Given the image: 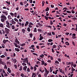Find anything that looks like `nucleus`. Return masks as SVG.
I'll list each match as a JSON object with an SVG mask.
<instances>
[{
	"label": "nucleus",
	"instance_id": "39448f33",
	"mask_svg": "<svg viewBox=\"0 0 77 77\" xmlns=\"http://www.w3.org/2000/svg\"><path fill=\"white\" fill-rule=\"evenodd\" d=\"M7 71L8 72H9V73H11V72H11V70L10 69V68H8Z\"/></svg>",
	"mask_w": 77,
	"mask_h": 77
},
{
	"label": "nucleus",
	"instance_id": "79ce46f5",
	"mask_svg": "<svg viewBox=\"0 0 77 77\" xmlns=\"http://www.w3.org/2000/svg\"><path fill=\"white\" fill-rule=\"evenodd\" d=\"M29 36L30 38H32V36H33V34L32 33H30L29 34Z\"/></svg>",
	"mask_w": 77,
	"mask_h": 77
},
{
	"label": "nucleus",
	"instance_id": "f03ea898",
	"mask_svg": "<svg viewBox=\"0 0 77 77\" xmlns=\"http://www.w3.org/2000/svg\"><path fill=\"white\" fill-rule=\"evenodd\" d=\"M5 32L7 34H9V32H10V30L6 28H5Z\"/></svg>",
	"mask_w": 77,
	"mask_h": 77
},
{
	"label": "nucleus",
	"instance_id": "0eeeda50",
	"mask_svg": "<svg viewBox=\"0 0 77 77\" xmlns=\"http://www.w3.org/2000/svg\"><path fill=\"white\" fill-rule=\"evenodd\" d=\"M37 24L39 26V27H42V24H41V23H37Z\"/></svg>",
	"mask_w": 77,
	"mask_h": 77
},
{
	"label": "nucleus",
	"instance_id": "603ef678",
	"mask_svg": "<svg viewBox=\"0 0 77 77\" xmlns=\"http://www.w3.org/2000/svg\"><path fill=\"white\" fill-rule=\"evenodd\" d=\"M34 55H35V56H38V54L35 53H32Z\"/></svg>",
	"mask_w": 77,
	"mask_h": 77
},
{
	"label": "nucleus",
	"instance_id": "ea45409f",
	"mask_svg": "<svg viewBox=\"0 0 77 77\" xmlns=\"http://www.w3.org/2000/svg\"><path fill=\"white\" fill-rule=\"evenodd\" d=\"M37 30L38 32H40L42 31V30L41 29H38Z\"/></svg>",
	"mask_w": 77,
	"mask_h": 77
},
{
	"label": "nucleus",
	"instance_id": "2eb2a0df",
	"mask_svg": "<svg viewBox=\"0 0 77 77\" xmlns=\"http://www.w3.org/2000/svg\"><path fill=\"white\" fill-rule=\"evenodd\" d=\"M0 57L1 58H5V57H5L4 55H2V56H1Z\"/></svg>",
	"mask_w": 77,
	"mask_h": 77
},
{
	"label": "nucleus",
	"instance_id": "4468645a",
	"mask_svg": "<svg viewBox=\"0 0 77 77\" xmlns=\"http://www.w3.org/2000/svg\"><path fill=\"white\" fill-rule=\"evenodd\" d=\"M15 51H20V49L18 48H15Z\"/></svg>",
	"mask_w": 77,
	"mask_h": 77
},
{
	"label": "nucleus",
	"instance_id": "3c124183",
	"mask_svg": "<svg viewBox=\"0 0 77 77\" xmlns=\"http://www.w3.org/2000/svg\"><path fill=\"white\" fill-rule=\"evenodd\" d=\"M6 26L8 28H10V25H6Z\"/></svg>",
	"mask_w": 77,
	"mask_h": 77
},
{
	"label": "nucleus",
	"instance_id": "338daca9",
	"mask_svg": "<svg viewBox=\"0 0 77 77\" xmlns=\"http://www.w3.org/2000/svg\"><path fill=\"white\" fill-rule=\"evenodd\" d=\"M25 45L26 44H25L23 43L21 45V46H22V47H23V46H24V45Z\"/></svg>",
	"mask_w": 77,
	"mask_h": 77
},
{
	"label": "nucleus",
	"instance_id": "a878e982",
	"mask_svg": "<svg viewBox=\"0 0 77 77\" xmlns=\"http://www.w3.org/2000/svg\"><path fill=\"white\" fill-rule=\"evenodd\" d=\"M3 42L4 44H6V40L4 39L3 40Z\"/></svg>",
	"mask_w": 77,
	"mask_h": 77
},
{
	"label": "nucleus",
	"instance_id": "e433bc0d",
	"mask_svg": "<svg viewBox=\"0 0 77 77\" xmlns=\"http://www.w3.org/2000/svg\"><path fill=\"white\" fill-rule=\"evenodd\" d=\"M50 23L51 25H52V24H53V22L52 21L50 20Z\"/></svg>",
	"mask_w": 77,
	"mask_h": 77
},
{
	"label": "nucleus",
	"instance_id": "864d4df0",
	"mask_svg": "<svg viewBox=\"0 0 77 77\" xmlns=\"http://www.w3.org/2000/svg\"><path fill=\"white\" fill-rule=\"evenodd\" d=\"M29 25H33V24L32 23L30 22L29 23Z\"/></svg>",
	"mask_w": 77,
	"mask_h": 77
},
{
	"label": "nucleus",
	"instance_id": "4be33fe9",
	"mask_svg": "<svg viewBox=\"0 0 77 77\" xmlns=\"http://www.w3.org/2000/svg\"><path fill=\"white\" fill-rule=\"evenodd\" d=\"M34 32H37V30L36 29V28H35L34 30L33 31Z\"/></svg>",
	"mask_w": 77,
	"mask_h": 77
},
{
	"label": "nucleus",
	"instance_id": "bf43d9fd",
	"mask_svg": "<svg viewBox=\"0 0 77 77\" xmlns=\"http://www.w3.org/2000/svg\"><path fill=\"white\" fill-rule=\"evenodd\" d=\"M1 31H3V34H5V31H4V30H3V29H2Z\"/></svg>",
	"mask_w": 77,
	"mask_h": 77
},
{
	"label": "nucleus",
	"instance_id": "4d7b16f0",
	"mask_svg": "<svg viewBox=\"0 0 77 77\" xmlns=\"http://www.w3.org/2000/svg\"><path fill=\"white\" fill-rule=\"evenodd\" d=\"M36 67L35 66H34V71H35L36 70Z\"/></svg>",
	"mask_w": 77,
	"mask_h": 77
},
{
	"label": "nucleus",
	"instance_id": "de8ad7c7",
	"mask_svg": "<svg viewBox=\"0 0 77 77\" xmlns=\"http://www.w3.org/2000/svg\"><path fill=\"white\" fill-rule=\"evenodd\" d=\"M4 75L5 77H6V76H8V75L7 74H6V73H5L4 74Z\"/></svg>",
	"mask_w": 77,
	"mask_h": 77
},
{
	"label": "nucleus",
	"instance_id": "6ab92c4d",
	"mask_svg": "<svg viewBox=\"0 0 77 77\" xmlns=\"http://www.w3.org/2000/svg\"><path fill=\"white\" fill-rule=\"evenodd\" d=\"M22 65L23 66H26V65H27V64L26 63H22Z\"/></svg>",
	"mask_w": 77,
	"mask_h": 77
},
{
	"label": "nucleus",
	"instance_id": "a19ab883",
	"mask_svg": "<svg viewBox=\"0 0 77 77\" xmlns=\"http://www.w3.org/2000/svg\"><path fill=\"white\" fill-rule=\"evenodd\" d=\"M12 29H15V26H14V25H13L12 26Z\"/></svg>",
	"mask_w": 77,
	"mask_h": 77
},
{
	"label": "nucleus",
	"instance_id": "c9c22d12",
	"mask_svg": "<svg viewBox=\"0 0 77 77\" xmlns=\"http://www.w3.org/2000/svg\"><path fill=\"white\" fill-rule=\"evenodd\" d=\"M55 63H57V64H59V62H58V61L57 60H56L55 61Z\"/></svg>",
	"mask_w": 77,
	"mask_h": 77
},
{
	"label": "nucleus",
	"instance_id": "20e7f679",
	"mask_svg": "<svg viewBox=\"0 0 77 77\" xmlns=\"http://www.w3.org/2000/svg\"><path fill=\"white\" fill-rule=\"evenodd\" d=\"M27 66H25L23 67V69L25 71H26V72H27V71L26 70V69H27Z\"/></svg>",
	"mask_w": 77,
	"mask_h": 77
},
{
	"label": "nucleus",
	"instance_id": "7ed1b4c3",
	"mask_svg": "<svg viewBox=\"0 0 77 77\" xmlns=\"http://www.w3.org/2000/svg\"><path fill=\"white\" fill-rule=\"evenodd\" d=\"M1 18L4 19L5 20H7V18H6V17L4 15H2L1 16Z\"/></svg>",
	"mask_w": 77,
	"mask_h": 77
},
{
	"label": "nucleus",
	"instance_id": "f257e3e1",
	"mask_svg": "<svg viewBox=\"0 0 77 77\" xmlns=\"http://www.w3.org/2000/svg\"><path fill=\"white\" fill-rule=\"evenodd\" d=\"M23 62H24L25 63H26L27 64H29V60H28V58H24V61H23Z\"/></svg>",
	"mask_w": 77,
	"mask_h": 77
},
{
	"label": "nucleus",
	"instance_id": "37998d69",
	"mask_svg": "<svg viewBox=\"0 0 77 77\" xmlns=\"http://www.w3.org/2000/svg\"><path fill=\"white\" fill-rule=\"evenodd\" d=\"M34 75H36V74H35V73L33 72L32 73V76H34Z\"/></svg>",
	"mask_w": 77,
	"mask_h": 77
},
{
	"label": "nucleus",
	"instance_id": "09e8293b",
	"mask_svg": "<svg viewBox=\"0 0 77 77\" xmlns=\"http://www.w3.org/2000/svg\"><path fill=\"white\" fill-rule=\"evenodd\" d=\"M66 12H67V13H69V14H71V11H66Z\"/></svg>",
	"mask_w": 77,
	"mask_h": 77
},
{
	"label": "nucleus",
	"instance_id": "49530a36",
	"mask_svg": "<svg viewBox=\"0 0 77 77\" xmlns=\"http://www.w3.org/2000/svg\"><path fill=\"white\" fill-rule=\"evenodd\" d=\"M14 44L16 47H18V45H17V44H16L15 43H14Z\"/></svg>",
	"mask_w": 77,
	"mask_h": 77
},
{
	"label": "nucleus",
	"instance_id": "58836bf2",
	"mask_svg": "<svg viewBox=\"0 0 77 77\" xmlns=\"http://www.w3.org/2000/svg\"><path fill=\"white\" fill-rule=\"evenodd\" d=\"M27 72H30V69L29 68H27Z\"/></svg>",
	"mask_w": 77,
	"mask_h": 77
},
{
	"label": "nucleus",
	"instance_id": "0e129e2a",
	"mask_svg": "<svg viewBox=\"0 0 77 77\" xmlns=\"http://www.w3.org/2000/svg\"><path fill=\"white\" fill-rule=\"evenodd\" d=\"M76 38V37L75 36H73L72 35V38H73V39H75Z\"/></svg>",
	"mask_w": 77,
	"mask_h": 77
},
{
	"label": "nucleus",
	"instance_id": "4c0bfd02",
	"mask_svg": "<svg viewBox=\"0 0 77 77\" xmlns=\"http://www.w3.org/2000/svg\"><path fill=\"white\" fill-rule=\"evenodd\" d=\"M58 71H59V70L57 69L55 71V74L56 75L57 74V72H58Z\"/></svg>",
	"mask_w": 77,
	"mask_h": 77
},
{
	"label": "nucleus",
	"instance_id": "2f4dec72",
	"mask_svg": "<svg viewBox=\"0 0 77 77\" xmlns=\"http://www.w3.org/2000/svg\"><path fill=\"white\" fill-rule=\"evenodd\" d=\"M65 44L67 45H69V43L68 42H66Z\"/></svg>",
	"mask_w": 77,
	"mask_h": 77
},
{
	"label": "nucleus",
	"instance_id": "9b49d317",
	"mask_svg": "<svg viewBox=\"0 0 77 77\" xmlns=\"http://www.w3.org/2000/svg\"><path fill=\"white\" fill-rule=\"evenodd\" d=\"M22 32L23 33H25V32L26 31V30H25V29H22Z\"/></svg>",
	"mask_w": 77,
	"mask_h": 77
},
{
	"label": "nucleus",
	"instance_id": "412c9836",
	"mask_svg": "<svg viewBox=\"0 0 77 77\" xmlns=\"http://www.w3.org/2000/svg\"><path fill=\"white\" fill-rule=\"evenodd\" d=\"M42 2V6H44V4H45V2H44V1H43Z\"/></svg>",
	"mask_w": 77,
	"mask_h": 77
},
{
	"label": "nucleus",
	"instance_id": "cd10ccee",
	"mask_svg": "<svg viewBox=\"0 0 77 77\" xmlns=\"http://www.w3.org/2000/svg\"><path fill=\"white\" fill-rule=\"evenodd\" d=\"M48 73H45L44 75L45 76V77H47V75H48Z\"/></svg>",
	"mask_w": 77,
	"mask_h": 77
},
{
	"label": "nucleus",
	"instance_id": "680f3d73",
	"mask_svg": "<svg viewBox=\"0 0 77 77\" xmlns=\"http://www.w3.org/2000/svg\"><path fill=\"white\" fill-rule=\"evenodd\" d=\"M20 5H21L22 6H23V2H20Z\"/></svg>",
	"mask_w": 77,
	"mask_h": 77
},
{
	"label": "nucleus",
	"instance_id": "ddd939ff",
	"mask_svg": "<svg viewBox=\"0 0 77 77\" xmlns=\"http://www.w3.org/2000/svg\"><path fill=\"white\" fill-rule=\"evenodd\" d=\"M66 63V65H71V62H70L69 63L67 62Z\"/></svg>",
	"mask_w": 77,
	"mask_h": 77
},
{
	"label": "nucleus",
	"instance_id": "9d476101",
	"mask_svg": "<svg viewBox=\"0 0 77 77\" xmlns=\"http://www.w3.org/2000/svg\"><path fill=\"white\" fill-rule=\"evenodd\" d=\"M3 14H6V15H8V11H7V12L3 11Z\"/></svg>",
	"mask_w": 77,
	"mask_h": 77
},
{
	"label": "nucleus",
	"instance_id": "6e6d98bb",
	"mask_svg": "<svg viewBox=\"0 0 77 77\" xmlns=\"http://www.w3.org/2000/svg\"><path fill=\"white\" fill-rule=\"evenodd\" d=\"M45 18L46 19V20H48V17L45 16Z\"/></svg>",
	"mask_w": 77,
	"mask_h": 77
},
{
	"label": "nucleus",
	"instance_id": "dca6fc26",
	"mask_svg": "<svg viewBox=\"0 0 77 77\" xmlns=\"http://www.w3.org/2000/svg\"><path fill=\"white\" fill-rule=\"evenodd\" d=\"M11 23H12V24H15L16 23V22H15L14 21H12Z\"/></svg>",
	"mask_w": 77,
	"mask_h": 77
},
{
	"label": "nucleus",
	"instance_id": "c85d7f7f",
	"mask_svg": "<svg viewBox=\"0 0 77 77\" xmlns=\"http://www.w3.org/2000/svg\"><path fill=\"white\" fill-rule=\"evenodd\" d=\"M22 66H20V69H19V70L20 71H21L22 70V69H23V68Z\"/></svg>",
	"mask_w": 77,
	"mask_h": 77
},
{
	"label": "nucleus",
	"instance_id": "052dcab7",
	"mask_svg": "<svg viewBox=\"0 0 77 77\" xmlns=\"http://www.w3.org/2000/svg\"><path fill=\"white\" fill-rule=\"evenodd\" d=\"M69 34V32H66L65 33V34L67 36H68V35Z\"/></svg>",
	"mask_w": 77,
	"mask_h": 77
},
{
	"label": "nucleus",
	"instance_id": "f3484780",
	"mask_svg": "<svg viewBox=\"0 0 77 77\" xmlns=\"http://www.w3.org/2000/svg\"><path fill=\"white\" fill-rule=\"evenodd\" d=\"M57 46L56 45H53L52 47V48H56Z\"/></svg>",
	"mask_w": 77,
	"mask_h": 77
},
{
	"label": "nucleus",
	"instance_id": "473e14b6",
	"mask_svg": "<svg viewBox=\"0 0 77 77\" xmlns=\"http://www.w3.org/2000/svg\"><path fill=\"white\" fill-rule=\"evenodd\" d=\"M52 41H53V40L51 39H49L48 40V42H52Z\"/></svg>",
	"mask_w": 77,
	"mask_h": 77
},
{
	"label": "nucleus",
	"instance_id": "f8f14e48",
	"mask_svg": "<svg viewBox=\"0 0 77 77\" xmlns=\"http://www.w3.org/2000/svg\"><path fill=\"white\" fill-rule=\"evenodd\" d=\"M42 64L41 65H44V64L45 63V62H44V60L43 61H42Z\"/></svg>",
	"mask_w": 77,
	"mask_h": 77
},
{
	"label": "nucleus",
	"instance_id": "774afa93",
	"mask_svg": "<svg viewBox=\"0 0 77 77\" xmlns=\"http://www.w3.org/2000/svg\"><path fill=\"white\" fill-rule=\"evenodd\" d=\"M52 33L53 35H55V32H52Z\"/></svg>",
	"mask_w": 77,
	"mask_h": 77
},
{
	"label": "nucleus",
	"instance_id": "72a5a7b5",
	"mask_svg": "<svg viewBox=\"0 0 77 77\" xmlns=\"http://www.w3.org/2000/svg\"><path fill=\"white\" fill-rule=\"evenodd\" d=\"M45 27H50V29H52V28L51 27V26H45Z\"/></svg>",
	"mask_w": 77,
	"mask_h": 77
},
{
	"label": "nucleus",
	"instance_id": "7c9ffc66",
	"mask_svg": "<svg viewBox=\"0 0 77 77\" xmlns=\"http://www.w3.org/2000/svg\"><path fill=\"white\" fill-rule=\"evenodd\" d=\"M48 35H49V36H51V32H49L47 34Z\"/></svg>",
	"mask_w": 77,
	"mask_h": 77
},
{
	"label": "nucleus",
	"instance_id": "aec40b11",
	"mask_svg": "<svg viewBox=\"0 0 77 77\" xmlns=\"http://www.w3.org/2000/svg\"><path fill=\"white\" fill-rule=\"evenodd\" d=\"M13 62L14 63H15L17 62V60L15 59H14L13 60Z\"/></svg>",
	"mask_w": 77,
	"mask_h": 77
},
{
	"label": "nucleus",
	"instance_id": "a18cd8bd",
	"mask_svg": "<svg viewBox=\"0 0 77 77\" xmlns=\"http://www.w3.org/2000/svg\"><path fill=\"white\" fill-rule=\"evenodd\" d=\"M4 69H8V67H7V66H6V65H5Z\"/></svg>",
	"mask_w": 77,
	"mask_h": 77
},
{
	"label": "nucleus",
	"instance_id": "5701e85b",
	"mask_svg": "<svg viewBox=\"0 0 77 77\" xmlns=\"http://www.w3.org/2000/svg\"><path fill=\"white\" fill-rule=\"evenodd\" d=\"M27 30L28 32H30V29L29 27H28L27 29Z\"/></svg>",
	"mask_w": 77,
	"mask_h": 77
},
{
	"label": "nucleus",
	"instance_id": "5fc2aeb1",
	"mask_svg": "<svg viewBox=\"0 0 77 77\" xmlns=\"http://www.w3.org/2000/svg\"><path fill=\"white\" fill-rule=\"evenodd\" d=\"M15 74L14 73H11V75L13 77H14V76H15Z\"/></svg>",
	"mask_w": 77,
	"mask_h": 77
},
{
	"label": "nucleus",
	"instance_id": "bb28decb",
	"mask_svg": "<svg viewBox=\"0 0 77 77\" xmlns=\"http://www.w3.org/2000/svg\"><path fill=\"white\" fill-rule=\"evenodd\" d=\"M43 39V37L42 36V37H40L39 39V40L40 41H41V40H42V39Z\"/></svg>",
	"mask_w": 77,
	"mask_h": 77
},
{
	"label": "nucleus",
	"instance_id": "13d9d810",
	"mask_svg": "<svg viewBox=\"0 0 77 77\" xmlns=\"http://www.w3.org/2000/svg\"><path fill=\"white\" fill-rule=\"evenodd\" d=\"M45 72L46 73H47V74H48V73H49V71L48 70H46V71H45Z\"/></svg>",
	"mask_w": 77,
	"mask_h": 77
},
{
	"label": "nucleus",
	"instance_id": "c756f323",
	"mask_svg": "<svg viewBox=\"0 0 77 77\" xmlns=\"http://www.w3.org/2000/svg\"><path fill=\"white\" fill-rule=\"evenodd\" d=\"M14 20L17 22H18V19L16 18H14Z\"/></svg>",
	"mask_w": 77,
	"mask_h": 77
},
{
	"label": "nucleus",
	"instance_id": "b1692460",
	"mask_svg": "<svg viewBox=\"0 0 77 77\" xmlns=\"http://www.w3.org/2000/svg\"><path fill=\"white\" fill-rule=\"evenodd\" d=\"M0 27H3V24L2 23H0Z\"/></svg>",
	"mask_w": 77,
	"mask_h": 77
},
{
	"label": "nucleus",
	"instance_id": "1a4fd4ad",
	"mask_svg": "<svg viewBox=\"0 0 77 77\" xmlns=\"http://www.w3.org/2000/svg\"><path fill=\"white\" fill-rule=\"evenodd\" d=\"M8 20H9L10 19H12V18L11 17V15H8Z\"/></svg>",
	"mask_w": 77,
	"mask_h": 77
},
{
	"label": "nucleus",
	"instance_id": "a211bd4d",
	"mask_svg": "<svg viewBox=\"0 0 77 77\" xmlns=\"http://www.w3.org/2000/svg\"><path fill=\"white\" fill-rule=\"evenodd\" d=\"M1 21L2 22H3V23H4L5 21V20L4 19L2 18L1 19Z\"/></svg>",
	"mask_w": 77,
	"mask_h": 77
},
{
	"label": "nucleus",
	"instance_id": "e2e57ef3",
	"mask_svg": "<svg viewBox=\"0 0 77 77\" xmlns=\"http://www.w3.org/2000/svg\"><path fill=\"white\" fill-rule=\"evenodd\" d=\"M28 27L30 28H32V26H31L30 25H28Z\"/></svg>",
	"mask_w": 77,
	"mask_h": 77
},
{
	"label": "nucleus",
	"instance_id": "c03bdc74",
	"mask_svg": "<svg viewBox=\"0 0 77 77\" xmlns=\"http://www.w3.org/2000/svg\"><path fill=\"white\" fill-rule=\"evenodd\" d=\"M20 76H21V77H24V74H23V73H22L20 75Z\"/></svg>",
	"mask_w": 77,
	"mask_h": 77
},
{
	"label": "nucleus",
	"instance_id": "423d86ee",
	"mask_svg": "<svg viewBox=\"0 0 77 77\" xmlns=\"http://www.w3.org/2000/svg\"><path fill=\"white\" fill-rule=\"evenodd\" d=\"M4 62L2 61V59L0 60V64H2V65H4Z\"/></svg>",
	"mask_w": 77,
	"mask_h": 77
},
{
	"label": "nucleus",
	"instance_id": "8fccbe9b",
	"mask_svg": "<svg viewBox=\"0 0 77 77\" xmlns=\"http://www.w3.org/2000/svg\"><path fill=\"white\" fill-rule=\"evenodd\" d=\"M10 14L11 15V16H12V17H13V16H14V14H13V13H10Z\"/></svg>",
	"mask_w": 77,
	"mask_h": 77
},
{
	"label": "nucleus",
	"instance_id": "f704fd0d",
	"mask_svg": "<svg viewBox=\"0 0 77 77\" xmlns=\"http://www.w3.org/2000/svg\"><path fill=\"white\" fill-rule=\"evenodd\" d=\"M6 23L7 25H10V24L9 23V22H8V21H6Z\"/></svg>",
	"mask_w": 77,
	"mask_h": 77
},
{
	"label": "nucleus",
	"instance_id": "69168bd1",
	"mask_svg": "<svg viewBox=\"0 0 77 77\" xmlns=\"http://www.w3.org/2000/svg\"><path fill=\"white\" fill-rule=\"evenodd\" d=\"M51 8H54V5H53V4L51 5Z\"/></svg>",
	"mask_w": 77,
	"mask_h": 77
},
{
	"label": "nucleus",
	"instance_id": "6e6552de",
	"mask_svg": "<svg viewBox=\"0 0 77 77\" xmlns=\"http://www.w3.org/2000/svg\"><path fill=\"white\" fill-rule=\"evenodd\" d=\"M7 64L9 65H11V63L10 61H7Z\"/></svg>",
	"mask_w": 77,
	"mask_h": 77
},
{
	"label": "nucleus",
	"instance_id": "393cba45",
	"mask_svg": "<svg viewBox=\"0 0 77 77\" xmlns=\"http://www.w3.org/2000/svg\"><path fill=\"white\" fill-rule=\"evenodd\" d=\"M49 11V8L48 7H47L46 9H45V11L47 12V11Z\"/></svg>",
	"mask_w": 77,
	"mask_h": 77
}]
</instances>
